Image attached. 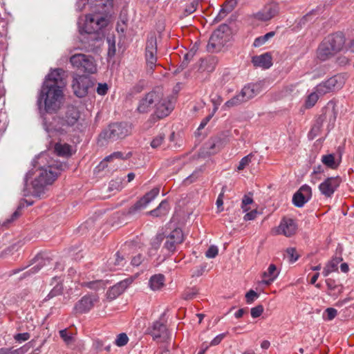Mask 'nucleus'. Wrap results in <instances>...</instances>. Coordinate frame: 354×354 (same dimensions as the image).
<instances>
[{"mask_svg": "<svg viewBox=\"0 0 354 354\" xmlns=\"http://www.w3.org/2000/svg\"><path fill=\"white\" fill-rule=\"evenodd\" d=\"M245 298L247 303L251 304L258 298V294L255 291L250 290L246 293Z\"/></svg>", "mask_w": 354, "mask_h": 354, "instance_id": "obj_51", "label": "nucleus"}, {"mask_svg": "<svg viewBox=\"0 0 354 354\" xmlns=\"http://www.w3.org/2000/svg\"><path fill=\"white\" fill-rule=\"evenodd\" d=\"M63 89L42 86L37 100L39 105L43 101L47 113L57 111L60 109L64 99Z\"/></svg>", "mask_w": 354, "mask_h": 354, "instance_id": "obj_3", "label": "nucleus"}, {"mask_svg": "<svg viewBox=\"0 0 354 354\" xmlns=\"http://www.w3.org/2000/svg\"><path fill=\"white\" fill-rule=\"evenodd\" d=\"M165 285V277L162 274L152 276L149 281V288L153 290H160Z\"/></svg>", "mask_w": 354, "mask_h": 354, "instance_id": "obj_28", "label": "nucleus"}, {"mask_svg": "<svg viewBox=\"0 0 354 354\" xmlns=\"http://www.w3.org/2000/svg\"><path fill=\"white\" fill-rule=\"evenodd\" d=\"M162 91L154 89L143 95L138 102L137 110L140 113H147L155 109L156 104L161 100Z\"/></svg>", "mask_w": 354, "mask_h": 354, "instance_id": "obj_7", "label": "nucleus"}, {"mask_svg": "<svg viewBox=\"0 0 354 354\" xmlns=\"http://www.w3.org/2000/svg\"><path fill=\"white\" fill-rule=\"evenodd\" d=\"M62 286L61 285L55 286L47 295L46 299H50L62 292Z\"/></svg>", "mask_w": 354, "mask_h": 354, "instance_id": "obj_46", "label": "nucleus"}, {"mask_svg": "<svg viewBox=\"0 0 354 354\" xmlns=\"http://www.w3.org/2000/svg\"><path fill=\"white\" fill-rule=\"evenodd\" d=\"M196 178L197 174L196 172H194L192 174H191L189 176L185 179L184 183L185 184L188 185L195 181Z\"/></svg>", "mask_w": 354, "mask_h": 354, "instance_id": "obj_62", "label": "nucleus"}, {"mask_svg": "<svg viewBox=\"0 0 354 354\" xmlns=\"http://www.w3.org/2000/svg\"><path fill=\"white\" fill-rule=\"evenodd\" d=\"M228 30L229 27L225 24H223L214 30L209 39L208 48L220 50L227 41L226 33Z\"/></svg>", "mask_w": 354, "mask_h": 354, "instance_id": "obj_10", "label": "nucleus"}, {"mask_svg": "<svg viewBox=\"0 0 354 354\" xmlns=\"http://www.w3.org/2000/svg\"><path fill=\"white\" fill-rule=\"evenodd\" d=\"M337 311L336 309L333 308H328L325 310L323 317L325 320L330 321L333 319L337 316Z\"/></svg>", "mask_w": 354, "mask_h": 354, "instance_id": "obj_45", "label": "nucleus"}, {"mask_svg": "<svg viewBox=\"0 0 354 354\" xmlns=\"http://www.w3.org/2000/svg\"><path fill=\"white\" fill-rule=\"evenodd\" d=\"M54 152L58 156L68 158L73 155V150L70 145L59 142L54 146Z\"/></svg>", "mask_w": 354, "mask_h": 354, "instance_id": "obj_27", "label": "nucleus"}, {"mask_svg": "<svg viewBox=\"0 0 354 354\" xmlns=\"http://www.w3.org/2000/svg\"><path fill=\"white\" fill-rule=\"evenodd\" d=\"M223 196H224V190L223 189L222 192L218 195L217 200L216 201V205L218 208V212H221L223 210Z\"/></svg>", "mask_w": 354, "mask_h": 354, "instance_id": "obj_54", "label": "nucleus"}, {"mask_svg": "<svg viewBox=\"0 0 354 354\" xmlns=\"http://www.w3.org/2000/svg\"><path fill=\"white\" fill-rule=\"evenodd\" d=\"M321 160L324 165L332 169H337L340 163V160H336L335 155L332 153L322 156Z\"/></svg>", "mask_w": 354, "mask_h": 354, "instance_id": "obj_32", "label": "nucleus"}, {"mask_svg": "<svg viewBox=\"0 0 354 354\" xmlns=\"http://www.w3.org/2000/svg\"><path fill=\"white\" fill-rule=\"evenodd\" d=\"M253 155L250 153L245 156H244L239 162L237 166L238 171L243 170L249 164L252 162Z\"/></svg>", "mask_w": 354, "mask_h": 354, "instance_id": "obj_42", "label": "nucleus"}, {"mask_svg": "<svg viewBox=\"0 0 354 354\" xmlns=\"http://www.w3.org/2000/svg\"><path fill=\"white\" fill-rule=\"evenodd\" d=\"M243 102H245V100H243V97L240 92L239 94L236 95L235 96L227 100L224 104L223 109H228L232 107L239 106Z\"/></svg>", "mask_w": 354, "mask_h": 354, "instance_id": "obj_35", "label": "nucleus"}, {"mask_svg": "<svg viewBox=\"0 0 354 354\" xmlns=\"http://www.w3.org/2000/svg\"><path fill=\"white\" fill-rule=\"evenodd\" d=\"M114 159H118L119 160L124 159L122 153L119 151L114 152L112 154L106 156L104 159L103 162H102V164H104V162H111V161L113 160Z\"/></svg>", "mask_w": 354, "mask_h": 354, "instance_id": "obj_47", "label": "nucleus"}, {"mask_svg": "<svg viewBox=\"0 0 354 354\" xmlns=\"http://www.w3.org/2000/svg\"><path fill=\"white\" fill-rule=\"evenodd\" d=\"M129 342V337L125 333L118 334L114 341V344L118 346L122 347L125 346Z\"/></svg>", "mask_w": 354, "mask_h": 354, "instance_id": "obj_41", "label": "nucleus"}, {"mask_svg": "<svg viewBox=\"0 0 354 354\" xmlns=\"http://www.w3.org/2000/svg\"><path fill=\"white\" fill-rule=\"evenodd\" d=\"M341 183L339 176L328 177L319 185V189L322 195L326 198H331Z\"/></svg>", "mask_w": 354, "mask_h": 354, "instance_id": "obj_15", "label": "nucleus"}, {"mask_svg": "<svg viewBox=\"0 0 354 354\" xmlns=\"http://www.w3.org/2000/svg\"><path fill=\"white\" fill-rule=\"evenodd\" d=\"M125 263V260L123 256H121L120 252L115 254L114 259H110L109 266L111 270H118L120 267L123 266Z\"/></svg>", "mask_w": 354, "mask_h": 354, "instance_id": "obj_34", "label": "nucleus"}, {"mask_svg": "<svg viewBox=\"0 0 354 354\" xmlns=\"http://www.w3.org/2000/svg\"><path fill=\"white\" fill-rule=\"evenodd\" d=\"M108 85L106 83H100L97 87V93L100 95H104L108 91Z\"/></svg>", "mask_w": 354, "mask_h": 354, "instance_id": "obj_56", "label": "nucleus"}, {"mask_svg": "<svg viewBox=\"0 0 354 354\" xmlns=\"http://www.w3.org/2000/svg\"><path fill=\"white\" fill-rule=\"evenodd\" d=\"M342 261L341 257L333 258L324 267L322 274L324 277L328 276L331 272L337 270L339 263Z\"/></svg>", "mask_w": 354, "mask_h": 354, "instance_id": "obj_31", "label": "nucleus"}, {"mask_svg": "<svg viewBox=\"0 0 354 354\" xmlns=\"http://www.w3.org/2000/svg\"><path fill=\"white\" fill-rule=\"evenodd\" d=\"M210 118H211V116H207L205 118H204L202 120V122H201V124L198 128V130H201V129H203L207 125V124L209 121Z\"/></svg>", "mask_w": 354, "mask_h": 354, "instance_id": "obj_63", "label": "nucleus"}, {"mask_svg": "<svg viewBox=\"0 0 354 354\" xmlns=\"http://www.w3.org/2000/svg\"><path fill=\"white\" fill-rule=\"evenodd\" d=\"M263 312V307L261 305H258L251 309L250 313L253 318H257L261 315Z\"/></svg>", "mask_w": 354, "mask_h": 354, "instance_id": "obj_49", "label": "nucleus"}, {"mask_svg": "<svg viewBox=\"0 0 354 354\" xmlns=\"http://www.w3.org/2000/svg\"><path fill=\"white\" fill-rule=\"evenodd\" d=\"M98 301V297L93 295H87L81 298L74 306L76 313L83 314L93 308L95 304Z\"/></svg>", "mask_w": 354, "mask_h": 354, "instance_id": "obj_16", "label": "nucleus"}, {"mask_svg": "<svg viewBox=\"0 0 354 354\" xmlns=\"http://www.w3.org/2000/svg\"><path fill=\"white\" fill-rule=\"evenodd\" d=\"M312 196V190L307 185H302L292 197L293 204L298 207H301Z\"/></svg>", "mask_w": 354, "mask_h": 354, "instance_id": "obj_18", "label": "nucleus"}, {"mask_svg": "<svg viewBox=\"0 0 354 354\" xmlns=\"http://www.w3.org/2000/svg\"><path fill=\"white\" fill-rule=\"evenodd\" d=\"M196 293L197 292L194 289H189V290H186L183 293V299H185L186 300L192 299L195 297Z\"/></svg>", "mask_w": 354, "mask_h": 354, "instance_id": "obj_60", "label": "nucleus"}, {"mask_svg": "<svg viewBox=\"0 0 354 354\" xmlns=\"http://www.w3.org/2000/svg\"><path fill=\"white\" fill-rule=\"evenodd\" d=\"M198 1L197 0H194L189 5H188L186 8H185V12L188 14V15H190L192 13H193L196 10V8H197V6H198Z\"/></svg>", "mask_w": 354, "mask_h": 354, "instance_id": "obj_58", "label": "nucleus"}, {"mask_svg": "<svg viewBox=\"0 0 354 354\" xmlns=\"http://www.w3.org/2000/svg\"><path fill=\"white\" fill-rule=\"evenodd\" d=\"M131 129V126L127 123H113L100 133V138L107 141L117 140L128 136Z\"/></svg>", "mask_w": 354, "mask_h": 354, "instance_id": "obj_6", "label": "nucleus"}, {"mask_svg": "<svg viewBox=\"0 0 354 354\" xmlns=\"http://www.w3.org/2000/svg\"><path fill=\"white\" fill-rule=\"evenodd\" d=\"M223 145L224 142L221 138H212L205 143L201 153L203 156L215 154L221 149Z\"/></svg>", "mask_w": 354, "mask_h": 354, "instance_id": "obj_20", "label": "nucleus"}, {"mask_svg": "<svg viewBox=\"0 0 354 354\" xmlns=\"http://www.w3.org/2000/svg\"><path fill=\"white\" fill-rule=\"evenodd\" d=\"M82 287H86L91 290L104 289L105 283L102 280H95L92 281H83L81 283Z\"/></svg>", "mask_w": 354, "mask_h": 354, "instance_id": "obj_39", "label": "nucleus"}, {"mask_svg": "<svg viewBox=\"0 0 354 354\" xmlns=\"http://www.w3.org/2000/svg\"><path fill=\"white\" fill-rule=\"evenodd\" d=\"M325 118H328L330 122H335L337 115L335 104L330 101L325 107Z\"/></svg>", "mask_w": 354, "mask_h": 354, "instance_id": "obj_33", "label": "nucleus"}, {"mask_svg": "<svg viewBox=\"0 0 354 354\" xmlns=\"http://www.w3.org/2000/svg\"><path fill=\"white\" fill-rule=\"evenodd\" d=\"M253 203V199L251 196L244 195L242 202H241V209L244 212H247L249 211L250 207L248 205H250Z\"/></svg>", "mask_w": 354, "mask_h": 354, "instance_id": "obj_43", "label": "nucleus"}, {"mask_svg": "<svg viewBox=\"0 0 354 354\" xmlns=\"http://www.w3.org/2000/svg\"><path fill=\"white\" fill-rule=\"evenodd\" d=\"M344 35L337 32L326 37L319 44L317 57L321 61H326L343 50L345 44Z\"/></svg>", "mask_w": 354, "mask_h": 354, "instance_id": "obj_2", "label": "nucleus"}, {"mask_svg": "<svg viewBox=\"0 0 354 354\" xmlns=\"http://www.w3.org/2000/svg\"><path fill=\"white\" fill-rule=\"evenodd\" d=\"M32 168L25 178L26 184L30 180L32 191L31 194L40 196L45 187L52 185L57 179L64 165L53 160L48 153H41L33 160Z\"/></svg>", "mask_w": 354, "mask_h": 354, "instance_id": "obj_1", "label": "nucleus"}, {"mask_svg": "<svg viewBox=\"0 0 354 354\" xmlns=\"http://www.w3.org/2000/svg\"><path fill=\"white\" fill-rule=\"evenodd\" d=\"M80 118L79 111L73 106L69 107L63 120V126L74 127L79 128V120Z\"/></svg>", "mask_w": 354, "mask_h": 354, "instance_id": "obj_21", "label": "nucleus"}, {"mask_svg": "<svg viewBox=\"0 0 354 354\" xmlns=\"http://www.w3.org/2000/svg\"><path fill=\"white\" fill-rule=\"evenodd\" d=\"M286 252L289 256L290 261L291 262H295L298 259L299 256L297 254L296 250L295 248H289L287 249Z\"/></svg>", "mask_w": 354, "mask_h": 354, "instance_id": "obj_52", "label": "nucleus"}, {"mask_svg": "<svg viewBox=\"0 0 354 354\" xmlns=\"http://www.w3.org/2000/svg\"><path fill=\"white\" fill-rule=\"evenodd\" d=\"M314 89L322 96L330 92H334L331 86L329 85L328 80L317 85Z\"/></svg>", "mask_w": 354, "mask_h": 354, "instance_id": "obj_37", "label": "nucleus"}, {"mask_svg": "<svg viewBox=\"0 0 354 354\" xmlns=\"http://www.w3.org/2000/svg\"><path fill=\"white\" fill-rule=\"evenodd\" d=\"M131 280L125 279L113 286L106 292L107 299L113 300L120 295L131 283Z\"/></svg>", "mask_w": 354, "mask_h": 354, "instance_id": "obj_22", "label": "nucleus"}, {"mask_svg": "<svg viewBox=\"0 0 354 354\" xmlns=\"http://www.w3.org/2000/svg\"><path fill=\"white\" fill-rule=\"evenodd\" d=\"M279 12V4L271 1L266 3L259 11L254 13L253 17L260 21H268L277 16Z\"/></svg>", "mask_w": 354, "mask_h": 354, "instance_id": "obj_11", "label": "nucleus"}, {"mask_svg": "<svg viewBox=\"0 0 354 354\" xmlns=\"http://www.w3.org/2000/svg\"><path fill=\"white\" fill-rule=\"evenodd\" d=\"M259 212H257V209H253L250 212L246 213L243 217V219L245 221H252L256 218Z\"/></svg>", "mask_w": 354, "mask_h": 354, "instance_id": "obj_57", "label": "nucleus"}, {"mask_svg": "<svg viewBox=\"0 0 354 354\" xmlns=\"http://www.w3.org/2000/svg\"><path fill=\"white\" fill-rule=\"evenodd\" d=\"M104 346V342L102 340L100 339H96L93 340V348L97 351L100 352L102 350V347Z\"/></svg>", "mask_w": 354, "mask_h": 354, "instance_id": "obj_59", "label": "nucleus"}, {"mask_svg": "<svg viewBox=\"0 0 354 354\" xmlns=\"http://www.w3.org/2000/svg\"><path fill=\"white\" fill-rule=\"evenodd\" d=\"M72 66L82 72L93 74L97 72V64L91 55L77 53L70 57Z\"/></svg>", "mask_w": 354, "mask_h": 354, "instance_id": "obj_5", "label": "nucleus"}, {"mask_svg": "<svg viewBox=\"0 0 354 354\" xmlns=\"http://www.w3.org/2000/svg\"><path fill=\"white\" fill-rule=\"evenodd\" d=\"M218 253V249L216 245H211L205 252V257L209 259L215 258Z\"/></svg>", "mask_w": 354, "mask_h": 354, "instance_id": "obj_48", "label": "nucleus"}, {"mask_svg": "<svg viewBox=\"0 0 354 354\" xmlns=\"http://www.w3.org/2000/svg\"><path fill=\"white\" fill-rule=\"evenodd\" d=\"M169 209V203L166 201H162L158 207L151 211L149 214L154 216H160L167 214Z\"/></svg>", "mask_w": 354, "mask_h": 354, "instance_id": "obj_36", "label": "nucleus"}, {"mask_svg": "<svg viewBox=\"0 0 354 354\" xmlns=\"http://www.w3.org/2000/svg\"><path fill=\"white\" fill-rule=\"evenodd\" d=\"M108 24L104 15L93 12L85 16L84 19H80L78 26L81 33L93 34L102 30Z\"/></svg>", "mask_w": 354, "mask_h": 354, "instance_id": "obj_4", "label": "nucleus"}, {"mask_svg": "<svg viewBox=\"0 0 354 354\" xmlns=\"http://www.w3.org/2000/svg\"><path fill=\"white\" fill-rule=\"evenodd\" d=\"M261 91V83L249 84L242 88L241 93L245 102H247L257 95Z\"/></svg>", "mask_w": 354, "mask_h": 354, "instance_id": "obj_24", "label": "nucleus"}, {"mask_svg": "<svg viewBox=\"0 0 354 354\" xmlns=\"http://www.w3.org/2000/svg\"><path fill=\"white\" fill-rule=\"evenodd\" d=\"M252 63L255 67L268 69L272 65V56L269 53L254 56L252 58Z\"/></svg>", "mask_w": 354, "mask_h": 354, "instance_id": "obj_23", "label": "nucleus"}, {"mask_svg": "<svg viewBox=\"0 0 354 354\" xmlns=\"http://www.w3.org/2000/svg\"><path fill=\"white\" fill-rule=\"evenodd\" d=\"M143 260V257L141 254H138L133 257L131 260V263L133 266H138L141 264Z\"/></svg>", "mask_w": 354, "mask_h": 354, "instance_id": "obj_61", "label": "nucleus"}, {"mask_svg": "<svg viewBox=\"0 0 354 354\" xmlns=\"http://www.w3.org/2000/svg\"><path fill=\"white\" fill-rule=\"evenodd\" d=\"M93 83L85 76H78L73 79L72 87L74 93L79 97L85 96L88 91L89 87L92 86Z\"/></svg>", "mask_w": 354, "mask_h": 354, "instance_id": "obj_14", "label": "nucleus"}, {"mask_svg": "<svg viewBox=\"0 0 354 354\" xmlns=\"http://www.w3.org/2000/svg\"><path fill=\"white\" fill-rule=\"evenodd\" d=\"M340 270L344 273L348 272L349 270L348 265L346 263H342L340 265Z\"/></svg>", "mask_w": 354, "mask_h": 354, "instance_id": "obj_64", "label": "nucleus"}, {"mask_svg": "<svg viewBox=\"0 0 354 354\" xmlns=\"http://www.w3.org/2000/svg\"><path fill=\"white\" fill-rule=\"evenodd\" d=\"M297 230V225L293 219L283 218L279 226L272 230V234L273 235L282 234L290 237L296 233Z\"/></svg>", "mask_w": 354, "mask_h": 354, "instance_id": "obj_12", "label": "nucleus"}, {"mask_svg": "<svg viewBox=\"0 0 354 354\" xmlns=\"http://www.w3.org/2000/svg\"><path fill=\"white\" fill-rule=\"evenodd\" d=\"M152 335L154 339L166 337L167 335L166 326L159 321L154 322L152 327Z\"/></svg>", "mask_w": 354, "mask_h": 354, "instance_id": "obj_29", "label": "nucleus"}, {"mask_svg": "<svg viewBox=\"0 0 354 354\" xmlns=\"http://www.w3.org/2000/svg\"><path fill=\"white\" fill-rule=\"evenodd\" d=\"M88 6L93 12L106 15L113 7V0H88Z\"/></svg>", "mask_w": 354, "mask_h": 354, "instance_id": "obj_19", "label": "nucleus"}, {"mask_svg": "<svg viewBox=\"0 0 354 354\" xmlns=\"http://www.w3.org/2000/svg\"><path fill=\"white\" fill-rule=\"evenodd\" d=\"M329 85L334 91L340 89L346 82L345 75L337 74L328 79Z\"/></svg>", "mask_w": 354, "mask_h": 354, "instance_id": "obj_30", "label": "nucleus"}, {"mask_svg": "<svg viewBox=\"0 0 354 354\" xmlns=\"http://www.w3.org/2000/svg\"><path fill=\"white\" fill-rule=\"evenodd\" d=\"M165 136L162 134L155 137L151 142V146L153 149H156L161 145L164 140Z\"/></svg>", "mask_w": 354, "mask_h": 354, "instance_id": "obj_50", "label": "nucleus"}, {"mask_svg": "<svg viewBox=\"0 0 354 354\" xmlns=\"http://www.w3.org/2000/svg\"><path fill=\"white\" fill-rule=\"evenodd\" d=\"M30 334L28 333H17L14 336V339L19 342H23L28 340L30 338Z\"/></svg>", "mask_w": 354, "mask_h": 354, "instance_id": "obj_53", "label": "nucleus"}, {"mask_svg": "<svg viewBox=\"0 0 354 354\" xmlns=\"http://www.w3.org/2000/svg\"><path fill=\"white\" fill-rule=\"evenodd\" d=\"M59 335L66 344H70L73 342V335L68 333L67 329L59 330Z\"/></svg>", "mask_w": 354, "mask_h": 354, "instance_id": "obj_44", "label": "nucleus"}, {"mask_svg": "<svg viewBox=\"0 0 354 354\" xmlns=\"http://www.w3.org/2000/svg\"><path fill=\"white\" fill-rule=\"evenodd\" d=\"M184 240L183 231L176 228L166 236V241L164 247L169 252H174L177 245L182 243Z\"/></svg>", "mask_w": 354, "mask_h": 354, "instance_id": "obj_17", "label": "nucleus"}, {"mask_svg": "<svg viewBox=\"0 0 354 354\" xmlns=\"http://www.w3.org/2000/svg\"><path fill=\"white\" fill-rule=\"evenodd\" d=\"M145 58L147 66L153 69L157 62V41L154 35L148 37L145 47Z\"/></svg>", "mask_w": 354, "mask_h": 354, "instance_id": "obj_13", "label": "nucleus"}, {"mask_svg": "<svg viewBox=\"0 0 354 354\" xmlns=\"http://www.w3.org/2000/svg\"><path fill=\"white\" fill-rule=\"evenodd\" d=\"M274 35V32H269L266 35L259 37L254 39L253 46L254 47H259L263 45L266 41H268L270 38H272Z\"/></svg>", "mask_w": 354, "mask_h": 354, "instance_id": "obj_40", "label": "nucleus"}, {"mask_svg": "<svg viewBox=\"0 0 354 354\" xmlns=\"http://www.w3.org/2000/svg\"><path fill=\"white\" fill-rule=\"evenodd\" d=\"M159 192L160 189L158 187L152 189L135 204V209H140L145 208L159 194Z\"/></svg>", "mask_w": 354, "mask_h": 354, "instance_id": "obj_25", "label": "nucleus"}, {"mask_svg": "<svg viewBox=\"0 0 354 354\" xmlns=\"http://www.w3.org/2000/svg\"><path fill=\"white\" fill-rule=\"evenodd\" d=\"M279 272L274 264H270L267 270L262 274L261 283L266 286L270 285L278 277Z\"/></svg>", "mask_w": 354, "mask_h": 354, "instance_id": "obj_26", "label": "nucleus"}, {"mask_svg": "<svg viewBox=\"0 0 354 354\" xmlns=\"http://www.w3.org/2000/svg\"><path fill=\"white\" fill-rule=\"evenodd\" d=\"M321 95L315 89L310 93L306 97L305 101V107L306 109H310L313 107L317 102L318 101Z\"/></svg>", "mask_w": 354, "mask_h": 354, "instance_id": "obj_38", "label": "nucleus"}, {"mask_svg": "<svg viewBox=\"0 0 354 354\" xmlns=\"http://www.w3.org/2000/svg\"><path fill=\"white\" fill-rule=\"evenodd\" d=\"M174 98L165 95L161 93V100L156 104L153 111V115L158 119H162L168 116L174 108Z\"/></svg>", "mask_w": 354, "mask_h": 354, "instance_id": "obj_8", "label": "nucleus"}, {"mask_svg": "<svg viewBox=\"0 0 354 354\" xmlns=\"http://www.w3.org/2000/svg\"><path fill=\"white\" fill-rule=\"evenodd\" d=\"M65 71L62 68L51 70L46 77L42 86L51 88H64L66 86Z\"/></svg>", "mask_w": 354, "mask_h": 354, "instance_id": "obj_9", "label": "nucleus"}, {"mask_svg": "<svg viewBox=\"0 0 354 354\" xmlns=\"http://www.w3.org/2000/svg\"><path fill=\"white\" fill-rule=\"evenodd\" d=\"M227 333H221L216 335L210 342L211 346H216L226 337Z\"/></svg>", "mask_w": 354, "mask_h": 354, "instance_id": "obj_55", "label": "nucleus"}]
</instances>
